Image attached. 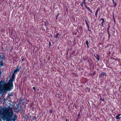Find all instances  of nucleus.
Wrapping results in <instances>:
<instances>
[{
	"instance_id": "nucleus-1",
	"label": "nucleus",
	"mask_w": 121,
	"mask_h": 121,
	"mask_svg": "<svg viewBox=\"0 0 121 121\" xmlns=\"http://www.w3.org/2000/svg\"><path fill=\"white\" fill-rule=\"evenodd\" d=\"M2 111L0 109V115L1 116L2 118L4 121L6 120V121H15V120L13 119L12 116L13 115V112L10 113L9 112H7V109L6 108H1Z\"/></svg>"
},
{
	"instance_id": "nucleus-2",
	"label": "nucleus",
	"mask_w": 121,
	"mask_h": 121,
	"mask_svg": "<svg viewBox=\"0 0 121 121\" xmlns=\"http://www.w3.org/2000/svg\"><path fill=\"white\" fill-rule=\"evenodd\" d=\"M14 80L10 78L9 80V82L8 83V90L9 91H10L11 89L12 88H13L12 87H13V83Z\"/></svg>"
},
{
	"instance_id": "nucleus-3",
	"label": "nucleus",
	"mask_w": 121,
	"mask_h": 121,
	"mask_svg": "<svg viewBox=\"0 0 121 121\" xmlns=\"http://www.w3.org/2000/svg\"><path fill=\"white\" fill-rule=\"evenodd\" d=\"M20 68H21V67L19 66V65H17L16 68V69L13 72V73L15 74H16L17 73V72L18 71H19L20 70Z\"/></svg>"
},
{
	"instance_id": "nucleus-4",
	"label": "nucleus",
	"mask_w": 121,
	"mask_h": 121,
	"mask_svg": "<svg viewBox=\"0 0 121 121\" xmlns=\"http://www.w3.org/2000/svg\"><path fill=\"white\" fill-rule=\"evenodd\" d=\"M105 76V77H106L107 76V74L104 72H102L101 74L99 75V76L100 78H101Z\"/></svg>"
},
{
	"instance_id": "nucleus-5",
	"label": "nucleus",
	"mask_w": 121,
	"mask_h": 121,
	"mask_svg": "<svg viewBox=\"0 0 121 121\" xmlns=\"http://www.w3.org/2000/svg\"><path fill=\"white\" fill-rule=\"evenodd\" d=\"M84 1V4H85V7L90 12L92 13V11L91 9L88 7L86 5V2L85 0H83Z\"/></svg>"
},
{
	"instance_id": "nucleus-6",
	"label": "nucleus",
	"mask_w": 121,
	"mask_h": 121,
	"mask_svg": "<svg viewBox=\"0 0 121 121\" xmlns=\"http://www.w3.org/2000/svg\"><path fill=\"white\" fill-rule=\"evenodd\" d=\"M94 55L98 61L99 60V57L98 54H94Z\"/></svg>"
},
{
	"instance_id": "nucleus-7",
	"label": "nucleus",
	"mask_w": 121,
	"mask_h": 121,
	"mask_svg": "<svg viewBox=\"0 0 121 121\" xmlns=\"http://www.w3.org/2000/svg\"><path fill=\"white\" fill-rule=\"evenodd\" d=\"M100 10V9L99 8L97 9L95 14V15L96 17H97L98 16L97 13H98V12Z\"/></svg>"
},
{
	"instance_id": "nucleus-8",
	"label": "nucleus",
	"mask_w": 121,
	"mask_h": 121,
	"mask_svg": "<svg viewBox=\"0 0 121 121\" xmlns=\"http://www.w3.org/2000/svg\"><path fill=\"white\" fill-rule=\"evenodd\" d=\"M79 29L80 31V32H79L80 33H82L83 31L82 27V26H80L79 27Z\"/></svg>"
},
{
	"instance_id": "nucleus-9",
	"label": "nucleus",
	"mask_w": 121,
	"mask_h": 121,
	"mask_svg": "<svg viewBox=\"0 0 121 121\" xmlns=\"http://www.w3.org/2000/svg\"><path fill=\"white\" fill-rule=\"evenodd\" d=\"M60 35V34L59 33H57L55 35L54 37L56 38L57 39L58 37L59 38H60L58 36Z\"/></svg>"
},
{
	"instance_id": "nucleus-10",
	"label": "nucleus",
	"mask_w": 121,
	"mask_h": 121,
	"mask_svg": "<svg viewBox=\"0 0 121 121\" xmlns=\"http://www.w3.org/2000/svg\"><path fill=\"white\" fill-rule=\"evenodd\" d=\"M101 20L102 21V22L101 23V25L102 26H103L104 25L103 23L105 22V20L104 18H101L100 20V21H101Z\"/></svg>"
},
{
	"instance_id": "nucleus-11",
	"label": "nucleus",
	"mask_w": 121,
	"mask_h": 121,
	"mask_svg": "<svg viewBox=\"0 0 121 121\" xmlns=\"http://www.w3.org/2000/svg\"><path fill=\"white\" fill-rule=\"evenodd\" d=\"M85 23L86 24V25L87 26V29L88 31H90V30L89 29V25L88 23L87 22L86 20V19H85Z\"/></svg>"
},
{
	"instance_id": "nucleus-12",
	"label": "nucleus",
	"mask_w": 121,
	"mask_h": 121,
	"mask_svg": "<svg viewBox=\"0 0 121 121\" xmlns=\"http://www.w3.org/2000/svg\"><path fill=\"white\" fill-rule=\"evenodd\" d=\"M25 57L23 56H22L21 57V59L20 60H21L22 63L24 61H25Z\"/></svg>"
},
{
	"instance_id": "nucleus-13",
	"label": "nucleus",
	"mask_w": 121,
	"mask_h": 121,
	"mask_svg": "<svg viewBox=\"0 0 121 121\" xmlns=\"http://www.w3.org/2000/svg\"><path fill=\"white\" fill-rule=\"evenodd\" d=\"M15 76L16 75L15 74L13 73L12 74V78H11L14 80L15 79Z\"/></svg>"
},
{
	"instance_id": "nucleus-14",
	"label": "nucleus",
	"mask_w": 121,
	"mask_h": 121,
	"mask_svg": "<svg viewBox=\"0 0 121 121\" xmlns=\"http://www.w3.org/2000/svg\"><path fill=\"white\" fill-rule=\"evenodd\" d=\"M3 59L1 60L0 59V65L1 66H3L4 65V64H3Z\"/></svg>"
},
{
	"instance_id": "nucleus-15",
	"label": "nucleus",
	"mask_w": 121,
	"mask_h": 121,
	"mask_svg": "<svg viewBox=\"0 0 121 121\" xmlns=\"http://www.w3.org/2000/svg\"><path fill=\"white\" fill-rule=\"evenodd\" d=\"M100 96V100H101L103 102H104V99L103 97H102L100 95H99Z\"/></svg>"
},
{
	"instance_id": "nucleus-16",
	"label": "nucleus",
	"mask_w": 121,
	"mask_h": 121,
	"mask_svg": "<svg viewBox=\"0 0 121 121\" xmlns=\"http://www.w3.org/2000/svg\"><path fill=\"white\" fill-rule=\"evenodd\" d=\"M4 55H1L0 56V57L1 59H3V60L5 59V58L4 57Z\"/></svg>"
},
{
	"instance_id": "nucleus-17",
	"label": "nucleus",
	"mask_w": 121,
	"mask_h": 121,
	"mask_svg": "<svg viewBox=\"0 0 121 121\" xmlns=\"http://www.w3.org/2000/svg\"><path fill=\"white\" fill-rule=\"evenodd\" d=\"M26 118L28 119V118H30V117H31V116H30V114H28L26 115Z\"/></svg>"
},
{
	"instance_id": "nucleus-18",
	"label": "nucleus",
	"mask_w": 121,
	"mask_h": 121,
	"mask_svg": "<svg viewBox=\"0 0 121 121\" xmlns=\"http://www.w3.org/2000/svg\"><path fill=\"white\" fill-rule=\"evenodd\" d=\"M86 44L87 46V48H88L89 47V46L88 45L89 43L88 41L87 40L86 41Z\"/></svg>"
},
{
	"instance_id": "nucleus-19",
	"label": "nucleus",
	"mask_w": 121,
	"mask_h": 121,
	"mask_svg": "<svg viewBox=\"0 0 121 121\" xmlns=\"http://www.w3.org/2000/svg\"><path fill=\"white\" fill-rule=\"evenodd\" d=\"M9 96H12L13 95V92H12L11 93H9Z\"/></svg>"
},
{
	"instance_id": "nucleus-20",
	"label": "nucleus",
	"mask_w": 121,
	"mask_h": 121,
	"mask_svg": "<svg viewBox=\"0 0 121 121\" xmlns=\"http://www.w3.org/2000/svg\"><path fill=\"white\" fill-rule=\"evenodd\" d=\"M84 4L83 2V1H82L80 2V5L82 7H83V4Z\"/></svg>"
},
{
	"instance_id": "nucleus-21",
	"label": "nucleus",
	"mask_w": 121,
	"mask_h": 121,
	"mask_svg": "<svg viewBox=\"0 0 121 121\" xmlns=\"http://www.w3.org/2000/svg\"><path fill=\"white\" fill-rule=\"evenodd\" d=\"M115 117L116 118L117 120L120 119V117L117 116H116V117Z\"/></svg>"
},
{
	"instance_id": "nucleus-22",
	"label": "nucleus",
	"mask_w": 121,
	"mask_h": 121,
	"mask_svg": "<svg viewBox=\"0 0 121 121\" xmlns=\"http://www.w3.org/2000/svg\"><path fill=\"white\" fill-rule=\"evenodd\" d=\"M17 117V116L16 114H15L13 118H12L13 119H14L16 120Z\"/></svg>"
},
{
	"instance_id": "nucleus-23",
	"label": "nucleus",
	"mask_w": 121,
	"mask_h": 121,
	"mask_svg": "<svg viewBox=\"0 0 121 121\" xmlns=\"http://www.w3.org/2000/svg\"><path fill=\"white\" fill-rule=\"evenodd\" d=\"M114 0H112L113 3V5H114V6L115 7L116 6V3L114 2Z\"/></svg>"
},
{
	"instance_id": "nucleus-24",
	"label": "nucleus",
	"mask_w": 121,
	"mask_h": 121,
	"mask_svg": "<svg viewBox=\"0 0 121 121\" xmlns=\"http://www.w3.org/2000/svg\"><path fill=\"white\" fill-rule=\"evenodd\" d=\"M91 61V62H92V61ZM93 65V63L92 62L89 63V65H90V68H91V67H92V65Z\"/></svg>"
},
{
	"instance_id": "nucleus-25",
	"label": "nucleus",
	"mask_w": 121,
	"mask_h": 121,
	"mask_svg": "<svg viewBox=\"0 0 121 121\" xmlns=\"http://www.w3.org/2000/svg\"><path fill=\"white\" fill-rule=\"evenodd\" d=\"M73 35H76L77 34V32L73 31Z\"/></svg>"
},
{
	"instance_id": "nucleus-26",
	"label": "nucleus",
	"mask_w": 121,
	"mask_h": 121,
	"mask_svg": "<svg viewBox=\"0 0 121 121\" xmlns=\"http://www.w3.org/2000/svg\"><path fill=\"white\" fill-rule=\"evenodd\" d=\"M107 33H108V39H109L110 37V35H110V33H109V31H107Z\"/></svg>"
},
{
	"instance_id": "nucleus-27",
	"label": "nucleus",
	"mask_w": 121,
	"mask_h": 121,
	"mask_svg": "<svg viewBox=\"0 0 121 121\" xmlns=\"http://www.w3.org/2000/svg\"><path fill=\"white\" fill-rule=\"evenodd\" d=\"M89 37H90V39L92 41H93V38L91 36H89Z\"/></svg>"
},
{
	"instance_id": "nucleus-28",
	"label": "nucleus",
	"mask_w": 121,
	"mask_h": 121,
	"mask_svg": "<svg viewBox=\"0 0 121 121\" xmlns=\"http://www.w3.org/2000/svg\"><path fill=\"white\" fill-rule=\"evenodd\" d=\"M37 119V117H33L32 118V120H35Z\"/></svg>"
},
{
	"instance_id": "nucleus-29",
	"label": "nucleus",
	"mask_w": 121,
	"mask_h": 121,
	"mask_svg": "<svg viewBox=\"0 0 121 121\" xmlns=\"http://www.w3.org/2000/svg\"><path fill=\"white\" fill-rule=\"evenodd\" d=\"M86 90H87V91L88 92H90V88H88V87H86Z\"/></svg>"
},
{
	"instance_id": "nucleus-30",
	"label": "nucleus",
	"mask_w": 121,
	"mask_h": 121,
	"mask_svg": "<svg viewBox=\"0 0 121 121\" xmlns=\"http://www.w3.org/2000/svg\"><path fill=\"white\" fill-rule=\"evenodd\" d=\"M44 23H45V26H47L48 25V22H44Z\"/></svg>"
},
{
	"instance_id": "nucleus-31",
	"label": "nucleus",
	"mask_w": 121,
	"mask_h": 121,
	"mask_svg": "<svg viewBox=\"0 0 121 121\" xmlns=\"http://www.w3.org/2000/svg\"><path fill=\"white\" fill-rule=\"evenodd\" d=\"M113 20H114V23H115V22L116 21H115V18H114V14H113Z\"/></svg>"
},
{
	"instance_id": "nucleus-32",
	"label": "nucleus",
	"mask_w": 121,
	"mask_h": 121,
	"mask_svg": "<svg viewBox=\"0 0 121 121\" xmlns=\"http://www.w3.org/2000/svg\"><path fill=\"white\" fill-rule=\"evenodd\" d=\"M15 59H16V58L15 57H13V60L14 61H16V60H15Z\"/></svg>"
},
{
	"instance_id": "nucleus-33",
	"label": "nucleus",
	"mask_w": 121,
	"mask_h": 121,
	"mask_svg": "<svg viewBox=\"0 0 121 121\" xmlns=\"http://www.w3.org/2000/svg\"><path fill=\"white\" fill-rule=\"evenodd\" d=\"M22 101V99H19L18 101L19 102V103H20V102H21V101Z\"/></svg>"
},
{
	"instance_id": "nucleus-34",
	"label": "nucleus",
	"mask_w": 121,
	"mask_h": 121,
	"mask_svg": "<svg viewBox=\"0 0 121 121\" xmlns=\"http://www.w3.org/2000/svg\"><path fill=\"white\" fill-rule=\"evenodd\" d=\"M90 0V1H89L90 3L91 4H92V1H93L94 0Z\"/></svg>"
},
{
	"instance_id": "nucleus-35",
	"label": "nucleus",
	"mask_w": 121,
	"mask_h": 121,
	"mask_svg": "<svg viewBox=\"0 0 121 121\" xmlns=\"http://www.w3.org/2000/svg\"><path fill=\"white\" fill-rule=\"evenodd\" d=\"M110 28V26H108V28H107V31H109V29Z\"/></svg>"
},
{
	"instance_id": "nucleus-36",
	"label": "nucleus",
	"mask_w": 121,
	"mask_h": 121,
	"mask_svg": "<svg viewBox=\"0 0 121 121\" xmlns=\"http://www.w3.org/2000/svg\"><path fill=\"white\" fill-rule=\"evenodd\" d=\"M33 89L34 90V91H35L36 89H35V87H33Z\"/></svg>"
},
{
	"instance_id": "nucleus-37",
	"label": "nucleus",
	"mask_w": 121,
	"mask_h": 121,
	"mask_svg": "<svg viewBox=\"0 0 121 121\" xmlns=\"http://www.w3.org/2000/svg\"><path fill=\"white\" fill-rule=\"evenodd\" d=\"M96 73V72L95 71V72H93L92 73L94 75H95V74Z\"/></svg>"
},
{
	"instance_id": "nucleus-38",
	"label": "nucleus",
	"mask_w": 121,
	"mask_h": 121,
	"mask_svg": "<svg viewBox=\"0 0 121 121\" xmlns=\"http://www.w3.org/2000/svg\"><path fill=\"white\" fill-rule=\"evenodd\" d=\"M51 43L50 42H49V47H50L51 46Z\"/></svg>"
},
{
	"instance_id": "nucleus-39",
	"label": "nucleus",
	"mask_w": 121,
	"mask_h": 121,
	"mask_svg": "<svg viewBox=\"0 0 121 121\" xmlns=\"http://www.w3.org/2000/svg\"><path fill=\"white\" fill-rule=\"evenodd\" d=\"M111 59V60H115V59H116L115 58H112Z\"/></svg>"
},
{
	"instance_id": "nucleus-40",
	"label": "nucleus",
	"mask_w": 121,
	"mask_h": 121,
	"mask_svg": "<svg viewBox=\"0 0 121 121\" xmlns=\"http://www.w3.org/2000/svg\"><path fill=\"white\" fill-rule=\"evenodd\" d=\"M59 14H60V13H58V14L56 16V17H58V16L59 15Z\"/></svg>"
},
{
	"instance_id": "nucleus-41",
	"label": "nucleus",
	"mask_w": 121,
	"mask_h": 121,
	"mask_svg": "<svg viewBox=\"0 0 121 121\" xmlns=\"http://www.w3.org/2000/svg\"><path fill=\"white\" fill-rule=\"evenodd\" d=\"M53 112V111L52 110H51L50 111V113H52Z\"/></svg>"
},
{
	"instance_id": "nucleus-42",
	"label": "nucleus",
	"mask_w": 121,
	"mask_h": 121,
	"mask_svg": "<svg viewBox=\"0 0 121 121\" xmlns=\"http://www.w3.org/2000/svg\"><path fill=\"white\" fill-rule=\"evenodd\" d=\"M121 114H118V115H117V116H118V117H120V116H121Z\"/></svg>"
},
{
	"instance_id": "nucleus-43",
	"label": "nucleus",
	"mask_w": 121,
	"mask_h": 121,
	"mask_svg": "<svg viewBox=\"0 0 121 121\" xmlns=\"http://www.w3.org/2000/svg\"><path fill=\"white\" fill-rule=\"evenodd\" d=\"M87 61V62H88L89 63H90V61H89V60H88Z\"/></svg>"
},
{
	"instance_id": "nucleus-44",
	"label": "nucleus",
	"mask_w": 121,
	"mask_h": 121,
	"mask_svg": "<svg viewBox=\"0 0 121 121\" xmlns=\"http://www.w3.org/2000/svg\"><path fill=\"white\" fill-rule=\"evenodd\" d=\"M80 116V114H78V116Z\"/></svg>"
},
{
	"instance_id": "nucleus-45",
	"label": "nucleus",
	"mask_w": 121,
	"mask_h": 121,
	"mask_svg": "<svg viewBox=\"0 0 121 121\" xmlns=\"http://www.w3.org/2000/svg\"><path fill=\"white\" fill-rule=\"evenodd\" d=\"M28 43L29 44H30V42H29V43Z\"/></svg>"
},
{
	"instance_id": "nucleus-46",
	"label": "nucleus",
	"mask_w": 121,
	"mask_h": 121,
	"mask_svg": "<svg viewBox=\"0 0 121 121\" xmlns=\"http://www.w3.org/2000/svg\"><path fill=\"white\" fill-rule=\"evenodd\" d=\"M1 73V71H0V74Z\"/></svg>"
},
{
	"instance_id": "nucleus-47",
	"label": "nucleus",
	"mask_w": 121,
	"mask_h": 121,
	"mask_svg": "<svg viewBox=\"0 0 121 121\" xmlns=\"http://www.w3.org/2000/svg\"><path fill=\"white\" fill-rule=\"evenodd\" d=\"M57 17H56V20L57 19Z\"/></svg>"
},
{
	"instance_id": "nucleus-48",
	"label": "nucleus",
	"mask_w": 121,
	"mask_h": 121,
	"mask_svg": "<svg viewBox=\"0 0 121 121\" xmlns=\"http://www.w3.org/2000/svg\"><path fill=\"white\" fill-rule=\"evenodd\" d=\"M66 121H67V119H66Z\"/></svg>"
},
{
	"instance_id": "nucleus-49",
	"label": "nucleus",
	"mask_w": 121,
	"mask_h": 121,
	"mask_svg": "<svg viewBox=\"0 0 121 121\" xmlns=\"http://www.w3.org/2000/svg\"><path fill=\"white\" fill-rule=\"evenodd\" d=\"M77 30V31H78V32H78V30Z\"/></svg>"
},
{
	"instance_id": "nucleus-50",
	"label": "nucleus",
	"mask_w": 121,
	"mask_h": 121,
	"mask_svg": "<svg viewBox=\"0 0 121 121\" xmlns=\"http://www.w3.org/2000/svg\"><path fill=\"white\" fill-rule=\"evenodd\" d=\"M67 9H66V11L67 12Z\"/></svg>"
},
{
	"instance_id": "nucleus-51",
	"label": "nucleus",
	"mask_w": 121,
	"mask_h": 121,
	"mask_svg": "<svg viewBox=\"0 0 121 121\" xmlns=\"http://www.w3.org/2000/svg\"><path fill=\"white\" fill-rule=\"evenodd\" d=\"M43 22H45L44 21H43Z\"/></svg>"
},
{
	"instance_id": "nucleus-52",
	"label": "nucleus",
	"mask_w": 121,
	"mask_h": 121,
	"mask_svg": "<svg viewBox=\"0 0 121 121\" xmlns=\"http://www.w3.org/2000/svg\"><path fill=\"white\" fill-rule=\"evenodd\" d=\"M86 60L87 61V60L86 59Z\"/></svg>"
},
{
	"instance_id": "nucleus-53",
	"label": "nucleus",
	"mask_w": 121,
	"mask_h": 121,
	"mask_svg": "<svg viewBox=\"0 0 121 121\" xmlns=\"http://www.w3.org/2000/svg\"><path fill=\"white\" fill-rule=\"evenodd\" d=\"M120 118L121 119V117H120Z\"/></svg>"
}]
</instances>
